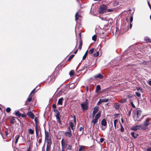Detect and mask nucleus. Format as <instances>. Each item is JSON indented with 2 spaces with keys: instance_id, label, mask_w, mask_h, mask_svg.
Segmentation results:
<instances>
[{
  "instance_id": "14",
  "label": "nucleus",
  "mask_w": 151,
  "mask_h": 151,
  "mask_svg": "<svg viewBox=\"0 0 151 151\" xmlns=\"http://www.w3.org/2000/svg\"><path fill=\"white\" fill-rule=\"evenodd\" d=\"M149 118L147 119L144 123V125L147 126L149 124Z\"/></svg>"
},
{
  "instance_id": "64",
  "label": "nucleus",
  "mask_w": 151,
  "mask_h": 151,
  "mask_svg": "<svg viewBox=\"0 0 151 151\" xmlns=\"http://www.w3.org/2000/svg\"><path fill=\"white\" fill-rule=\"evenodd\" d=\"M27 151H30L29 150V149L28 150H27Z\"/></svg>"
},
{
  "instance_id": "45",
  "label": "nucleus",
  "mask_w": 151,
  "mask_h": 151,
  "mask_svg": "<svg viewBox=\"0 0 151 151\" xmlns=\"http://www.w3.org/2000/svg\"><path fill=\"white\" fill-rule=\"evenodd\" d=\"M148 84L151 86V79H150L148 80Z\"/></svg>"
},
{
  "instance_id": "16",
  "label": "nucleus",
  "mask_w": 151,
  "mask_h": 151,
  "mask_svg": "<svg viewBox=\"0 0 151 151\" xmlns=\"http://www.w3.org/2000/svg\"><path fill=\"white\" fill-rule=\"evenodd\" d=\"M101 89V88L100 86L99 85H97L96 86V92L97 93H98L99 92V91H100Z\"/></svg>"
},
{
  "instance_id": "56",
  "label": "nucleus",
  "mask_w": 151,
  "mask_h": 151,
  "mask_svg": "<svg viewBox=\"0 0 151 151\" xmlns=\"http://www.w3.org/2000/svg\"><path fill=\"white\" fill-rule=\"evenodd\" d=\"M78 49H77V50H76L75 52H74V53L75 54H76V53H77V51H78Z\"/></svg>"
},
{
  "instance_id": "55",
  "label": "nucleus",
  "mask_w": 151,
  "mask_h": 151,
  "mask_svg": "<svg viewBox=\"0 0 151 151\" xmlns=\"http://www.w3.org/2000/svg\"><path fill=\"white\" fill-rule=\"evenodd\" d=\"M121 122L122 123H123L124 121L122 118H121Z\"/></svg>"
},
{
  "instance_id": "62",
  "label": "nucleus",
  "mask_w": 151,
  "mask_h": 151,
  "mask_svg": "<svg viewBox=\"0 0 151 151\" xmlns=\"http://www.w3.org/2000/svg\"><path fill=\"white\" fill-rule=\"evenodd\" d=\"M7 134H8V133H7V132H6V135H7Z\"/></svg>"
},
{
  "instance_id": "5",
  "label": "nucleus",
  "mask_w": 151,
  "mask_h": 151,
  "mask_svg": "<svg viewBox=\"0 0 151 151\" xmlns=\"http://www.w3.org/2000/svg\"><path fill=\"white\" fill-rule=\"evenodd\" d=\"M102 125L101 129L102 130H104L106 127L107 122L105 119L102 120L101 122Z\"/></svg>"
},
{
  "instance_id": "3",
  "label": "nucleus",
  "mask_w": 151,
  "mask_h": 151,
  "mask_svg": "<svg viewBox=\"0 0 151 151\" xmlns=\"http://www.w3.org/2000/svg\"><path fill=\"white\" fill-rule=\"evenodd\" d=\"M107 10L106 6L105 5H102L99 7V14H102L105 12Z\"/></svg>"
},
{
  "instance_id": "13",
  "label": "nucleus",
  "mask_w": 151,
  "mask_h": 151,
  "mask_svg": "<svg viewBox=\"0 0 151 151\" xmlns=\"http://www.w3.org/2000/svg\"><path fill=\"white\" fill-rule=\"evenodd\" d=\"M61 145L62 148H66L67 144H65V142L64 141V140L63 139L61 141Z\"/></svg>"
},
{
  "instance_id": "24",
  "label": "nucleus",
  "mask_w": 151,
  "mask_h": 151,
  "mask_svg": "<svg viewBox=\"0 0 151 151\" xmlns=\"http://www.w3.org/2000/svg\"><path fill=\"white\" fill-rule=\"evenodd\" d=\"M126 101V99H122L120 100L119 102L120 103H125Z\"/></svg>"
},
{
  "instance_id": "40",
  "label": "nucleus",
  "mask_w": 151,
  "mask_h": 151,
  "mask_svg": "<svg viewBox=\"0 0 151 151\" xmlns=\"http://www.w3.org/2000/svg\"><path fill=\"white\" fill-rule=\"evenodd\" d=\"M74 56V55H70V56L69 58L68 59V61H69L70 60H71L73 58Z\"/></svg>"
},
{
  "instance_id": "34",
  "label": "nucleus",
  "mask_w": 151,
  "mask_h": 151,
  "mask_svg": "<svg viewBox=\"0 0 151 151\" xmlns=\"http://www.w3.org/2000/svg\"><path fill=\"white\" fill-rule=\"evenodd\" d=\"M119 104H115V107L116 109H119Z\"/></svg>"
},
{
  "instance_id": "21",
  "label": "nucleus",
  "mask_w": 151,
  "mask_h": 151,
  "mask_svg": "<svg viewBox=\"0 0 151 151\" xmlns=\"http://www.w3.org/2000/svg\"><path fill=\"white\" fill-rule=\"evenodd\" d=\"M118 122V120L117 119H115L114 121V125L115 128L116 129L118 127V126H116V124Z\"/></svg>"
},
{
  "instance_id": "32",
  "label": "nucleus",
  "mask_w": 151,
  "mask_h": 151,
  "mask_svg": "<svg viewBox=\"0 0 151 151\" xmlns=\"http://www.w3.org/2000/svg\"><path fill=\"white\" fill-rule=\"evenodd\" d=\"M140 93V92L137 91V92H136L135 94L138 97H139L140 96H141Z\"/></svg>"
},
{
  "instance_id": "37",
  "label": "nucleus",
  "mask_w": 151,
  "mask_h": 151,
  "mask_svg": "<svg viewBox=\"0 0 151 151\" xmlns=\"http://www.w3.org/2000/svg\"><path fill=\"white\" fill-rule=\"evenodd\" d=\"M94 56L95 57H97L99 55V52L97 51L96 53H94Z\"/></svg>"
},
{
  "instance_id": "22",
  "label": "nucleus",
  "mask_w": 151,
  "mask_h": 151,
  "mask_svg": "<svg viewBox=\"0 0 151 151\" xmlns=\"http://www.w3.org/2000/svg\"><path fill=\"white\" fill-rule=\"evenodd\" d=\"M56 117L57 119H58V122L60 123V121L59 117V114H57L56 115Z\"/></svg>"
},
{
  "instance_id": "4",
  "label": "nucleus",
  "mask_w": 151,
  "mask_h": 151,
  "mask_svg": "<svg viewBox=\"0 0 151 151\" xmlns=\"http://www.w3.org/2000/svg\"><path fill=\"white\" fill-rule=\"evenodd\" d=\"M100 115L101 112L99 111L96 115L95 117V119H93L91 122V123H93L94 125L96 124V123L97 122L98 119L100 117Z\"/></svg>"
},
{
  "instance_id": "33",
  "label": "nucleus",
  "mask_w": 151,
  "mask_h": 151,
  "mask_svg": "<svg viewBox=\"0 0 151 151\" xmlns=\"http://www.w3.org/2000/svg\"><path fill=\"white\" fill-rule=\"evenodd\" d=\"M29 132L30 134H33L34 133V131L33 130L31 129H29Z\"/></svg>"
},
{
  "instance_id": "38",
  "label": "nucleus",
  "mask_w": 151,
  "mask_h": 151,
  "mask_svg": "<svg viewBox=\"0 0 151 151\" xmlns=\"http://www.w3.org/2000/svg\"><path fill=\"white\" fill-rule=\"evenodd\" d=\"M67 149L70 150L71 149V147L69 145H67L66 147Z\"/></svg>"
},
{
  "instance_id": "49",
  "label": "nucleus",
  "mask_w": 151,
  "mask_h": 151,
  "mask_svg": "<svg viewBox=\"0 0 151 151\" xmlns=\"http://www.w3.org/2000/svg\"><path fill=\"white\" fill-rule=\"evenodd\" d=\"M104 140V139L103 138H101L100 139V142L101 143L103 142Z\"/></svg>"
},
{
  "instance_id": "11",
  "label": "nucleus",
  "mask_w": 151,
  "mask_h": 151,
  "mask_svg": "<svg viewBox=\"0 0 151 151\" xmlns=\"http://www.w3.org/2000/svg\"><path fill=\"white\" fill-rule=\"evenodd\" d=\"M74 127V125L73 123L72 122H71L70 123L69 126L68 127V128H70H70L72 129V130H73H73L74 129V128H73Z\"/></svg>"
},
{
  "instance_id": "61",
  "label": "nucleus",
  "mask_w": 151,
  "mask_h": 151,
  "mask_svg": "<svg viewBox=\"0 0 151 151\" xmlns=\"http://www.w3.org/2000/svg\"><path fill=\"white\" fill-rule=\"evenodd\" d=\"M62 151H64L63 148H62Z\"/></svg>"
},
{
  "instance_id": "46",
  "label": "nucleus",
  "mask_w": 151,
  "mask_h": 151,
  "mask_svg": "<svg viewBox=\"0 0 151 151\" xmlns=\"http://www.w3.org/2000/svg\"><path fill=\"white\" fill-rule=\"evenodd\" d=\"M147 2L149 6V8H150V9H151V6L150 4V3L148 1H147Z\"/></svg>"
},
{
  "instance_id": "10",
  "label": "nucleus",
  "mask_w": 151,
  "mask_h": 151,
  "mask_svg": "<svg viewBox=\"0 0 151 151\" xmlns=\"http://www.w3.org/2000/svg\"><path fill=\"white\" fill-rule=\"evenodd\" d=\"M141 126L140 125H135L134 127H133V130H136L138 129H141Z\"/></svg>"
},
{
  "instance_id": "41",
  "label": "nucleus",
  "mask_w": 151,
  "mask_h": 151,
  "mask_svg": "<svg viewBox=\"0 0 151 151\" xmlns=\"http://www.w3.org/2000/svg\"><path fill=\"white\" fill-rule=\"evenodd\" d=\"M137 89L138 92H141V93L142 92V88H140V87L138 88H137Z\"/></svg>"
},
{
  "instance_id": "36",
  "label": "nucleus",
  "mask_w": 151,
  "mask_h": 151,
  "mask_svg": "<svg viewBox=\"0 0 151 151\" xmlns=\"http://www.w3.org/2000/svg\"><path fill=\"white\" fill-rule=\"evenodd\" d=\"M94 50V49H93V48L90 49L89 51V53L90 54H91L93 53V52Z\"/></svg>"
},
{
  "instance_id": "15",
  "label": "nucleus",
  "mask_w": 151,
  "mask_h": 151,
  "mask_svg": "<svg viewBox=\"0 0 151 151\" xmlns=\"http://www.w3.org/2000/svg\"><path fill=\"white\" fill-rule=\"evenodd\" d=\"M94 77L95 78H99L100 79H102L103 78V76L101 74H99L96 75Z\"/></svg>"
},
{
  "instance_id": "53",
  "label": "nucleus",
  "mask_w": 151,
  "mask_h": 151,
  "mask_svg": "<svg viewBox=\"0 0 151 151\" xmlns=\"http://www.w3.org/2000/svg\"><path fill=\"white\" fill-rule=\"evenodd\" d=\"M52 107L54 108V109H55L56 107V105L55 104H54L52 105Z\"/></svg>"
},
{
  "instance_id": "35",
  "label": "nucleus",
  "mask_w": 151,
  "mask_h": 151,
  "mask_svg": "<svg viewBox=\"0 0 151 151\" xmlns=\"http://www.w3.org/2000/svg\"><path fill=\"white\" fill-rule=\"evenodd\" d=\"M120 125L121 127L120 129L121 131L122 132H123L124 131V128H123V126L122 124H120Z\"/></svg>"
},
{
  "instance_id": "8",
  "label": "nucleus",
  "mask_w": 151,
  "mask_h": 151,
  "mask_svg": "<svg viewBox=\"0 0 151 151\" xmlns=\"http://www.w3.org/2000/svg\"><path fill=\"white\" fill-rule=\"evenodd\" d=\"M109 99H100L99 101L97 103V105H99L101 104L102 102H106L108 101Z\"/></svg>"
},
{
  "instance_id": "28",
  "label": "nucleus",
  "mask_w": 151,
  "mask_h": 151,
  "mask_svg": "<svg viewBox=\"0 0 151 151\" xmlns=\"http://www.w3.org/2000/svg\"><path fill=\"white\" fill-rule=\"evenodd\" d=\"M136 136H135V133L134 132H133V137H134V139H136L137 137L138 136L139 134H136Z\"/></svg>"
},
{
  "instance_id": "44",
  "label": "nucleus",
  "mask_w": 151,
  "mask_h": 151,
  "mask_svg": "<svg viewBox=\"0 0 151 151\" xmlns=\"http://www.w3.org/2000/svg\"><path fill=\"white\" fill-rule=\"evenodd\" d=\"M11 110V109L9 107H8L6 109V111L7 112H9Z\"/></svg>"
},
{
  "instance_id": "7",
  "label": "nucleus",
  "mask_w": 151,
  "mask_h": 151,
  "mask_svg": "<svg viewBox=\"0 0 151 151\" xmlns=\"http://www.w3.org/2000/svg\"><path fill=\"white\" fill-rule=\"evenodd\" d=\"M81 107L82 109L84 110H86L87 109L88 107V103L87 102H86L84 103H83L81 104Z\"/></svg>"
},
{
  "instance_id": "31",
  "label": "nucleus",
  "mask_w": 151,
  "mask_h": 151,
  "mask_svg": "<svg viewBox=\"0 0 151 151\" xmlns=\"http://www.w3.org/2000/svg\"><path fill=\"white\" fill-rule=\"evenodd\" d=\"M15 119L14 117H12L11 120L10 121V123L12 124H14V122Z\"/></svg>"
},
{
  "instance_id": "26",
  "label": "nucleus",
  "mask_w": 151,
  "mask_h": 151,
  "mask_svg": "<svg viewBox=\"0 0 151 151\" xmlns=\"http://www.w3.org/2000/svg\"><path fill=\"white\" fill-rule=\"evenodd\" d=\"M15 114L16 116H18V117H20L21 116V114L20 112L19 111H16Z\"/></svg>"
},
{
  "instance_id": "58",
  "label": "nucleus",
  "mask_w": 151,
  "mask_h": 151,
  "mask_svg": "<svg viewBox=\"0 0 151 151\" xmlns=\"http://www.w3.org/2000/svg\"><path fill=\"white\" fill-rule=\"evenodd\" d=\"M133 108H135L134 105L133 104Z\"/></svg>"
},
{
  "instance_id": "57",
  "label": "nucleus",
  "mask_w": 151,
  "mask_h": 151,
  "mask_svg": "<svg viewBox=\"0 0 151 151\" xmlns=\"http://www.w3.org/2000/svg\"><path fill=\"white\" fill-rule=\"evenodd\" d=\"M74 122L75 123V124H76V119H75V116H74Z\"/></svg>"
},
{
  "instance_id": "20",
  "label": "nucleus",
  "mask_w": 151,
  "mask_h": 151,
  "mask_svg": "<svg viewBox=\"0 0 151 151\" xmlns=\"http://www.w3.org/2000/svg\"><path fill=\"white\" fill-rule=\"evenodd\" d=\"M80 148L79 149L78 151H84L85 150V147L84 146H79Z\"/></svg>"
},
{
  "instance_id": "12",
  "label": "nucleus",
  "mask_w": 151,
  "mask_h": 151,
  "mask_svg": "<svg viewBox=\"0 0 151 151\" xmlns=\"http://www.w3.org/2000/svg\"><path fill=\"white\" fill-rule=\"evenodd\" d=\"M27 115L29 117L31 118L32 119H34L35 115L31 112H29L27 113Z\"/></svg>"
},
{
  "instance_id": "51",
  "label": "nucleus",
  "mask_w": 151,
  "mask_h": 151,
  "mask_svg": "<svg viewBox=\"0 0 151 151\" xmlns=\"http://www.w3.org/2000/svg\"><path fill=\"white\" fill-rule=\"evenodd\" d=\"M114 9H107L108 12H112L113 11Z\"/></svg>"
},
{
  "instance_id": "17",
  "label": "nucleus",
  "mask_w": 151,
  "mask_h": 151,
  "mask_svg": "<svg viewBox=\"0 0 151 151\" xmlns=\"http://www.w3.org/2000/svg\"><path fill=\"white\" fill-rule=\"evenodd\" d=\"M63 98H61L60 99L58 102V104L59 105H62V104L63 101Z\"/></svg>"
},
{
  "instance_id": "23",
  "label": "nucleus",
  "mask_w": 151,
  "mask_h": 151,
  "mask_svg": "<svg viewBox=\"0 0 151 151\" xmlns=\"http://www.w3.org/2000/svg\"><path fill=\"white\" fill-rule=\"evenodd\" d=\"M32 97L31 96V95H30V94L27 99V101L28 102H30L32 101Z\"/></svg>"
},
{
  "instance_id": "19",
  "label": "nucleus",
  "mask_w": 151,
  "mask_h": 151,
  "mask_svg": "<svg viewBox=\"0 0 151 151\" xmlns=\"http://www.w3.org/2000/svg\"><path fill=\"white\" fill-rule=\"evenodd\" d=\"M144 40L147 42H151V39L147 37H145L144 38Z\"/></svg>"
},
{
  "instance_id": "6",
  "label": "nucleus",
  "mask_w": 151,
  "mask_h": 151,
  "mask_svg": "<svg viewBox=\"0 0 151 151\" xmlns=\"http://www.w3.org/2000/svg\"><path fill=\"white\" fill-rule=\"evenodd\" d=\"M67 137L70 138L72 136V133L70 128H68V131L66 132L64 134Z\"/></svg>"
},
{
  "instance_id": "59",
  "label": "nucleus",
  "mask_w": 151,
  "mask_h": 151,
  "mask_svg": "<svg viewBox=\"0 0 151 151\" xmlns=\"http://www.w3.org/2000/svg\"><path fill=\"white\" fill-rule=\"evenodd\" d=\"M132 27V24H130V28H131Z\"/></svg>"
},
{
  "instance_id": "1",
  "label": "nucleus",
  "mask_w": 151,
  "mask_h": 151,
  "mask_svg": "<svg viewBox=\"0 0 151 151\" xmlns=\"http://www.w3.org/2000/svg\"><path fill=\"white\" fill-rule=\"evenodd\" d=\"M45 139L47 142L46 151H50L52 143L51 138L47 131H45Z\"/></svg>"
},
{
  "instance_id": "54",
  "label": "nucleus",
  "mask_w": 151,
  "mask_h": 151,
  "mask_svg": "<svg viewBox=\"0 0 151 151\" xmlns=\"http://www.w3.org/2000/svg\"><path fill=\"white\" fill-rule=\"evenodd\" d=\"M130 21L131 22H132V16H131L130 17Z\"/></svg>"
},
{
  "instance_id": "43",
  "label": "nucleus",
  "mask_w": 151,
  "mask_h": 151,
  "mask_svg": "<svg viewBox=\"0 0 151 151\" xmlns=\"http://www.w3.org/2000/svg\"><path fill=\"white\" fill-rule=\"evenodd\" d=\"M36 92V88H35L31 92L30 95H31L32 94Z\"/></svg>"
},
{
  "instance_id": "29",
  "label": "nucleus",
  "mask_w": 151,
  "mask_h": 151,
  "mask_svg": "<svg viewBox=\"0 0 151 151\" xmlns=\"http://www.w3.org/2000/svg\"><path fill=\"white\" fill-rule=\"evenodd\" d=\"M75 17L76 20H77L78 19L79 17V16L78 15V12H76V14H75Z\"/></svg>"
},
{
  "instance_id": "50",
  "label": "nucleus",
  "mask_w": 151,
  "mask_h": 151,
  "mask_svg": "<svg viewBox=\"0 0 151 151\" xmlns=\"http://www.w3.org/2000/svg\"><path fill=\"white\" fill-rule=\"evenodd\" d=\"M83 128L82 127H81L79 129V131H82L83 130Z\"/></svg>"
},
{
  "instance_id": "48",
  "label": "nucleus",
  "mask_w": 151,
  "mask_h": 151,
  "mask_svg": "<svg viewBox=\"0 0 151 151\" xmlns=\"http://www.w3.org/2000/svg\"><path fill=\"white\" fill-rule=\"evenodd\" d=\"M82 43H81V42L80 43V44L79 46L78 47V48L79 49H81V47H82Z\"/></svg>"
},
{
  "instance_id": "25",
  "label": "nucleus",
  "mask_w": 151,
  "mask_h": 151,
  "mask_svg": "<svg viewBox=\"0 0 151 151\" xmlns=\"http://www.w3.org/2000/svg\"><path fill=\"white\" fill-rule=\"evenodd\" d=\"M147 128V126L145 125H144L143 126H142L141 127V129L142 130H145Z\"/></svg>"
},
{
  "instance_id": "42",
  "label": "nucleus",
  "mask_w": 151,
  "mask_h": 151,
  "mask_svg": "<svg viewBox=\"0 0 151 151\" xmlns=\"http://www.w3.org/2000/svg\"><path fill=\"white\" fill-rule=\"evenodd\" d=\"M92 40L94 41H95L96 39V35H94L92 37Z\"/></svg>"
},
{
  "instance_id": "60",
  "label": "nucleus",
  "mask_w": 151,
  "mask_h": 151,
  "mask_svg": "<svg viewBox=\"0 0 151 151\" xmlns=\"http://www.w3.org/2000/svg\"><path fill=\"white\" fill-rule=\"evenodd\" d=\"M130 104H131V106H132V101H131L130 102Z\"/></svg>"
},
{
  "instance_id": "2",
  "label": "nucleus",
  "mask_w": 151,
  "mask_h": 151,
  "mask_svg": "<svg viewBox=\"0 0 151 151\" xmlns=\"http://www.w3.org/2000/svg\"><path fill=\"white\" fill-rule=\"evenodd\" d=\"M134 112H136V114L134 117V120L135 121H139L143 119V116H141L142 112L141 110H139L138 109H136V110L134 111Z\"/></svg>"
},
{
  "instance_id": "27",
  "label": "nucleus",
  "mask_w": 151,
  "mask_h": 151,
  "mask_svg": "<svg viewBox=\"0 0 151 151\" xmlns=\"http://www.w3.org/2000/svg\"><path fill=\"white\" fill-rule=\"evenodd\" d=\"M19 136V135H17L15 138H16V140L15 142V143L16 144L17 143V142L18 140Z\"/></svg>"
},
{
  "instance_id": "63",
  "label": "nucleus",
  "mask_w": 151,
  "mask_h": 151,
  "mask_svg": "<svg viewBox=\"0 0 151 151\" xmlns=\"http://www.w3.org/2000/svg\"><path fill=\"white\" fill-rule=\"evenodd\" d=\"M150 19L151 20V15L150 16Z\"/></svg>"
},
{
  "instance_id": "18",
  "label": "nucleus",
  "mask_w": 151,
  "mask_h": 151,
  "mask_svg": "<svg viewBox=\"0 0 151 151\" xmlns=\"http://www.w3.org/2000/svg\"><path fill=\"white\" fill-rule=\"evenodd\" d=\"M35 130H36V136H38V133L39 132V129H38V126H37V124L36 125L35 127Z\"/></svg>"
},
{
  "instance_id": "52",
  "label": "nucleus",
  "mask_w": 151,
  "mask_h": 151,
  "mask_svg": "<svg viewBox=\"0 0 151 151\" xmlns=\"http://www.w3.org/2000/svg\"><path fill=\"white\" fill-rule=\"evenodd\" d=\"M147 151H151V147H149L147 149Z\"/></svg>"
},
{
  "instance_id": "30",
  "label": "nucleus",
  "mask_w": 151,
  "mask_h": 151,
  "mask_svg": "<svg viewBox=\"0 0 151 151\" xmlns=\"http://www.w3.org/2000/svg\"><path fill=\"white\" fill-rule=\"evenodd\" d=\"M75 73V71L73 70L70 71L69 73V74L70 76H73Z\"/></svg>"
},
{
  "instance_id": "47",
  "label": "nucleus",
  "mask_w": 151,
  "mask_h": 151,
  "mask_svg": "<svg viewBox=\"0 0 151 151\" xmlns=\"http://www.w3.org/2000/svg\"><path fill=\"white\" fill-rule=\"evenodd\" d=\"M35 123H36V125L37 124V119L36 118H35Z\"/></svg>"
},
{
  "instance_id": "9",
  "label": "nucleus",
  "mask_w": 151,
  "mask_h": 151,
  "mask_svg": "<svg viewBox=\"0 0 151 151\" xmlns=\"http://www.w3.org/2000/svg\"><path fill=\"white\" fill-rule=\"evenodd\" d=\"M98 109L99 107L98 106H96L94 108L92 113L93 116H94L96 114L98 111Z\"/></svg>"
},
{
  "instance_id": "39",
  "label": "nucleus",
  "mask_w": 151,
  "mask_h": 151,
  "mask_svg": "<svg viewBox=\"0 0 151 151\" xmlns=\"http://www.w3.org/2000/svg\"><path fill=\"white\" fill-rule=\"evenodd\" d=\"M87 51L86 52L85 54L83 56V60H84L86 58V56L87 55Z\"/></svg>"
}]
</instances>
